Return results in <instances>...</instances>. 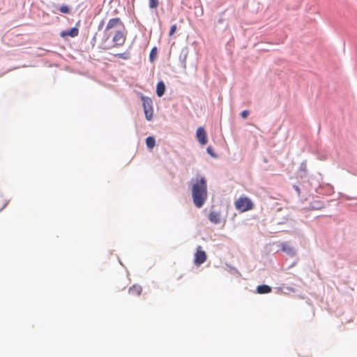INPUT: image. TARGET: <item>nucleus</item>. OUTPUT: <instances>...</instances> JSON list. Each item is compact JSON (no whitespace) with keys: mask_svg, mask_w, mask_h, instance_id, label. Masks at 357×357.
Returning a JSON list of instances; mask_svg holds the SVG:
<instances>
[{"mask_svg":"<svg viewBox=\"0 0 357 357\" xmlns=\"http://www.w3.org/2000/svg\"><path fill=\"white\" fill-rule=\"evenodd\" d=\"M190 183L193 203L197 208H201L208 197L206 180L197 175Z\"/></svg>","mask_w":357,"mask_h":357,"instance_id":"obj_1","label":"nucleus"},{"mask_svg":"<svg viewBox=\"0 0 357 357\" xmlns=\"http://www.w3.org/2000/svg\"><path fill=\"white\" fill-rule=\"evenodd\" d=\"M236 210L241 212H245L253 208L254 204L251 199L245 196H241L235 201Z\"/></svg>","mask_w":357,"mask_h":357,"instance_id":"obj_2","label":"nucleus"},{"mask_svg":"<svg viewBox=\"0 0 357 357\" xmlns=\"http://www.w3.org/2000/svg\"><path fill=\"white\" fill-rule=\"evenodd\" d=\"M125 25L123 22L119 17L112 18L109 20L105 32L107 34V37H109L112 32H115L116 30H121L124 29Z\"/></svg>","mask_w":357,"mask_h":357,"instance_id":"obj_3","label":"nucleus"},{"mask_svg":"<svg viewBox=\"0 0 357 357\" xmlns=\"http://www.w3.org/2000/svg\"><path fill=\"white\" fill-rule=\"evenodd\" d=\"M126 37L127 31L126 28L121 30H116L112 36L114 47L123 46L126 40Z\"/></svg>","mask_w":357,"mask_h":357,"instance_id":"obj_4","label":"nucleus"},{"mask_svg":"<svg viewBox=\"0 0 357 357\" xmlns=\"http://www.w3.org/2000/svg\"><path fill=\"white\" fill-rule=\"evenodd\" d=\"M206 260V254L202 250V247L199 246L197 249V252L195 255V264L197 266H199L204 263Z\"/></svg>","mask_w":357,"mask_h":357,"instance_id":"obj_5","label":"nucleus"},{"mask_svg":"<svg viewBox=\"0 0 357 357\" xmlns=\"http://www.w3.org/2000/svg\"><path fill=\"white\" fill-rule=\"evenodd\" d=\"M143 107L146 119L148 121H151L153 117V109L151 105V101L150 100H144L143 102Z\"/></svg>","mask_w":357,"mask_h":357,"instance_id":"obj_6","label":"nucleus"},{"mask_svg":"<svg viewBox=\"0 0 357 357\" xmlns=\"http://www.w3.org/2000/svg\"><path fill=\"white\" fill-rule=\"evenodd\" d=\"M196 137L198 142L204 145L207 143V137L205 130L202 127H199L197 130Z\"/></svg>","mask_w":357,"mask_h":357,"instance_id":"obj_7","label":"nucleus"},{"mask_svg":"<svg viewBox=\"0 0 357 357\" xmlns=\"http://www.w3.org/2000/svg\"><path fill=\"white\" fill-rule=\"evenodd\" d=\"M79 34V29L76 27L71 28L70 30L63 31L60 33V36L62 38L70 36L74 38L77 36Z\"/></svg>","mask_w":357,"mask_h":357,"instance_id":"obj_8","label":"nucleus"},{"mask_svg":"<svg viewBox=\"0 0 357 357\" xmlns=\"http://www.w3.org/2000/svg\"><path fill=\"white\" fill-rule=\"evenodd\" d=\"M142 291V288L139 285L134 284L129 289V293L135 296H139Z\"/></svg>","mask_w":357,"mask_h":357,"instance_id":"obj_9","label":"nucleus"},{"mask_svg":"<svg viewBox=\"0 0 357 357\" xmlns=\"http://www.w3.org/2000/svg\"><path fill=\"white\" fill-rule=\"evenodd\" d=\"M208 218H209L210 221L214 224H218L220 221V213L216 211H211L209 213Z\"/></svg>","mask_w":357,"mask_h":357,"instance_id":"obj_10","label":"nucleus"},{"mask_svg":"<svg viewBox=\"0 0 357 357\" xmlns=\"http://www.w3.org/2000/svg\"><path fill=\"white\" fill-rule=\"evenodd\" d=\"M280 248L282 251L288 254H294V249L289 243H282L280 244Z\"/></svg>","mask_w":357,"mask_h":357,"instance_id":"obj_11","label":"nucleus"},{"mask_svg":"<svg viewBox=\"0 0 357 357\" xmlns=\"http://www.w3.org/2000/svg\"><path fill=\"white\" fill-rule=\"evenodd\" d=\"M257 293L260 294H268L271 291V287L266 284L259 285L257 288Z\"/></svg>","mask_w":357,"mask_h":357,"instance_id":"obj_12","label":"nucleus"},{"mask_svg":"<svg viewBox=\"0 0 357 357\" xmlns=\"http://www.w3.org/2000/svg\"><path fill=\"white\" fill-rule=\"evenodd\" d=\"M165 91V86L162 82H160L157 84L156 92L158 96H162Z\"/></svg>","mask_w":357,"mask_h":357,"instance_id":"obj_13","label":"nucleus"},{"mask_svg":"<svg viewBox=\"0 0 357 357\" xmlns=\"http://www.w3.org/2000/svg\"><path fill=\"white\" fill-rule=\"evenodd\" d=\"M146 144L148 148L153 149L155 146V140L153 137H148L146 139Z\"/></svg>","mask_w":357,"mask_h":357,"instance_id":"obj_14","label":"nucleus"},{"mask_svg":"<svg viewBox=\"0 0 357 357\" xmlns=\"http://www.w3.org/2000/svg\"><path fill=\"white\" fill-rule=\"evenodd\" d=\"M159 0H149V7L151 9H154L158 7L159 6Z\"/></svg>","mask_w":357,"mask_h":357,"instance_id":"obj_15","label":"nucleus"},{"mask_svg":"<svg viewBox=\"0 0 357 357\" xmlns=\"http://www.w3.org/2000/svg\"><path fill=\"white\" fill-rule=\"evenodd\" d=\"M114 56L119 58V59H125V60H127L129 59V55L126 52L116 54H114Z\"/></svg>","mask_w":357,"mask_h":357,"instance_id":"obj_16","label":"nucleus"},{"mask_svg":"<svg viewBox=\"0 0 357 357\" xmlns=\"http://www.w3.org/2000/svg\"><path fill=\"white\" fill-rule=\"evenodd\" d=\"M58 10L62 13H69L70 8L66 5H63L60 6Z\"/></svg>","mask_w":357,"mask_h":357,"instance_id":"obj_17","label":"nucleus"},{"mask_svg":"<svg viewBox=\"0 0 357 357\" xmlns=\"http://www.w3.org/2000/svg\"><path fill=\"white\" fill-rule=\"evenodd\" d=\"M176 29H177V26H176V24H174V25H172V26H171V28H170V30H169V36H173V35L175 33V32H176Z\"/></svg>","mask_w":357,"mask_h":357,"instance_id":"obj_18","label":"nucleus"},{"mask_svg":"<svg viewBox=\"0 0 357 357\" xmlns=\"http://www.w3.org/2000/svg\"><path fill=\"white\" fill-rule=\"evenodd\" d=\"M249 113L250 112L248 110H244V111L241 112V116L242 118L246 119L248 117V116L249 115Z\"/></svg>","mask_w":357,"mask_h":357,"instance_id":"obj_19","label":"nucleus"},{"mask_svg":"<svg viewBox=\"0 0 357 357\" xmlns=\"http://www.w3.org/2000/svg\"><path fill=\"white\" fill-rule=\"evenodd\" d=\"M156 53V48H153L152 49L151 52V54H150V57L152 58L153 54Z\"/></svg>","mask_w":357,"mask_h":357,"instance_id":"obj_20","label":"nucleus"},{"mask_svg":"<svg viewBox=\"0 0 357 357\" xmlns=\"http://www.w3.org/2000/svg\"><path fill=\"white\" fill-rule=\"evenodd\" d=\"M207 151H208V153H210L211 155H213V156L214 155V154H213V152H212V149H211V147L208 146V147L207 148Z\"/></svg>","mask_w":357,"mask_h":357,"instance_id":"obj_21","label":"nucleus"},{"mask_svg":"<svg viewBox=\"0 0 357 357\" xmlns=\"http://www.w3.org/2000/svg\"><path fill=\"white\" fill-rule=\"evenodd\" d=\"M7 202H5L3 206L0 208V210L3 209L6 205H7Z\"/></svg>","mask_w":357,"mask_h":357,"instance_id":"obj_22","label":"nucleus"}]
</instances>
